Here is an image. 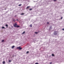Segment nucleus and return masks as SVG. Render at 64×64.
Listing matches in <instances>:
<instances>
[{"instance_id":"1","label":"nucleus","mask_w":64,"mask_h":64,"mask_svg":"<svg viewBox=\"0 0 64 64\" xmlns=\"http://www.w3.org/2000/svg\"><path fill=\"white\" fill-rule=\"evenodd\" d=\"M20 47L21 46H20L18 47L17 48V49H19V50H21V49H22V48Z\"/></svg>"},{"instance_id":"2","label":"nucleus","mask_w":64,"mask_h":64,"mask_svg":"<svg viewBox=\"0 0 64 64\" xmlns=\"http://www.w3.org/2000/svg\"><path fill=\"white\" fill-rule=\"evenodd\" d=\"M57 32L56 31H54V35H57Z\"/></svg>"},{"instance_id":"3","label":"nucleus","mask_w":64,"mask_h":64,"mask_svg":"<svg viewBox=\"0 0 64 64\" xmlns=\"http://www.w3.org/2000/svg\"><path fill=\"white\" fill-rule=\"evenodd\" d=\"M17 25V23H16L14 24V27H16Z\"/></svg>"},{"instance_id":"4","label":"nucleus","mask_w":64,"mask_h":64,"mask_svg":"<svg viewBox=\"0 0 64 64\" xmlns=\"http://www.w3.org/2000/svg\"><path fill=\"white\" fill-rule=\"evenodd\" d=\"M15 46H13L12 47V49H13L14 48H15Z\"/></svg>"},{"instance_id":"5","label":"nucleus","mask_w":64,"mask_h":64,"mask_svg":"<svg viewBox=\"0 0 64 64\" xmlns=\"http://www.w3.org/2000/svg\"><path fill=\"white\" fill-rule=\"evenodd\" d=\"M14 18H12V20L14 21V22H15V21H16V20L14 19Z\"/></svg>"},{"instance_id":"6","label":"nucleus","mask_w":64,"mask_h":64,"mask_svg":"<svg viewBox=\"0 0 64 64\" xmlns=\"http://www.w3.org/2000/svg\"><path fill=\"white\" fill-rule=\"evenodd\" d=\"M30 7V6H28L26 7V9H28V8H29Z\"/></svg>"},{"instance_id":"7","label":"nucleus","mask_w":64,"mask_h":64,"mask_svg":"<svg viewBox=\"0 0 64 64\" xmlns=\"http://www.w3.org/2000/svg\"><path fill=\"white\" fill-rule=\"evenodd\" d=\"M30 27H32V24H31L30 25Z\"/></svg>"},{"instance_id":"8","label":"nucleus","mask_w":64,"mask_h":64,"mask_svg":"<svg viewBox=\"0 0 64 64\" xmlns=\"http://www.w3.org/2000/svg\"><path fill=\"white\" fill-rule=\"evenodd\" d=\"M52 26L50 27V28H49V30H50V29H52Z\"/></svg>"},{"instance_id":"9","label":"nucleus","mask_w":64,"mask_h":64,"mask_svg":"<svg viewBox=\"0 0 64 64\" xmlns=\"http://www.w3.org/2000/svg\"><path fill=\"white\" fill-rule=\"evenodd\" d=\"M25 32L24 31V32L22 33V34H25Z\"/></svg>"},{"instance_id":"10","label":"nucleus","mask_w":64,"mask_h":64,"mask_svg":"<svg viewBox=\"0 0 64 64\" xmlns=\"http://www.w3.org/2000/svg\"><path fill=\"white\" fill-rule=\"evenodd\" d=\"M2 42H4V40H2Z\"/></svg>"},{"instance_id":"11","label":"nucleus","mask_w":64,"mask_h":64,"mask_svg":"<svg viewBox=\"0 0 64 64\" xmlns=\"http://www.w3.org/2000/svg\"><path fill=\"white\" fill-rule=\"evenodd\" d=\"M24 13H22L21 14V15H24Z\"/></svg>"},{"instance_id":"12","label":"nucleus","mask_w":64,"mask_h":64,"mask_svg":"<svg viewBox=\"0 0 64 64\" xmlns=\"http://www.w3.org/2000/svg\"><path fill=\"white\" fill-rule=\"evenodd\" d=\"M5 61L3 62V64H5Z\"/></svg>"},{"instance_id":"13","label":"nucleus","mask_w":64,"mask_h":64,"mask_svg":"<svg viewBox=\"0 0 64 64\" xmlns=\"http://www.w3.org/2000/svg\"><path fill=\"white\" fill-rule=\"evenodd\" d=\"M35 34H38V32H35Z\"/></svg>"},{"instance_id":"14","label":"nucleus","mask_w":64,"mask_h":64,"mask_svg":"<svg viewBox=\"0 0 64 64\" xmlns=\"http://www.w3.org/2000/svg\"><path fill=\"white\" fill-rule=\"evenodd\" d=\"M52 56H54V54H52Z\"/></svg>"},{"instance_id":"15","label":"nucleus","mask_w":64,"mask_h":64,"mask_svg":"<svg viewBox=\"0 0 64 64\" xmlns=\"http://www.w3.org/2000/svg\"><path fill=\"white\" fill-rule=\"evenodd\" d=\"M32 10V8H30L29 10L30 11H31V10Z\"/></svg>"},{"instance_id":"16","label":"nucleus","mask_w":64,"mask_h":64,"mask_svg":"<svg viewBox=\"0 0 64 64\" xmlns=\"http://www.w3.org/2000/svg\"><path fill=\"white\" fill-rule=\"evenodd\" d=\"M16 27H20V26H16Z\"/></svg>"},{"instance_id":"17","label":"nucleus","mask_w":64,"mask_h":64,"mask_svg":"<svg viewBox=\"0 0 64 64\" xmlns=\"http://www.w3.org/2000/svg\"><path fill=\"white\" fill-rule=\"evenodd\" d=\"M21 5H22V4H21L18 5L19 6H21Z\"/></svg>"},{"instance_id":"18","label":"nucleus","mask_w":64,"mask_h":64,"mask_svg":"<svg viewBox=\"0 0 64 64\" xmlns=\"http://www.w3.org/2000/svg\"><path fill=\"white\" fill-rule=\"evenodd\" d=\"M2 29H3L4 28H5V27H4V26H2Z\"/></svg>"},{"instance_id":"19","label":"nucleus","mask_w":64,"mask_h":64,"mask_svg":"<svg viewBox=\"0 0 64 64\" xmlns=\"http://www.w3.org/2000/svg\"><path fill=\"white\" fill-rule=\"evenodd\" d=\"M6 27H8V25L6 24Z\"/></svg>"},{"instance_id":"20","label":"nucleus","mask_w":64,"mask_h":64,"mask_svg":"<svg viewBox=\"0 0 64 64\" xmlns=\"http://www.w3.org/2000/svg\"><path fill=\"white\" fill-rule=\"evenodd\" d=\"M11 62V60H9V62Z\"/></svg>"},{"instance_id":"21","label":"nucleus","mask_w":64,"mask_h":64,"mask_svg":"<svg viewBox=\"0 0 64 64\" xmlns=\"http://www.w3.org/2000/svg\"><path fill=\"white\" fill-rule=\"evenodd\" d=\"M47 24H49V23L48 22H47Z\"/></svg>"},{"instance_id":"22","label":"nucleus","mask_w":64,"mask_h":64,"mask_svg":"<svg viewBox=\"0 0 64 64\" xmlns=\"http://www.w3.org/2000/svg\"><path fill=\"white\" fill-rule=\"evenodd\" d=\"M35 64H38V63L36 62L35 63Z\"/></svg>"},{"instance_id":"23","label":"nucleus","mask_w":64,"mask_h":64,"mask_svg":"<svg viewBox=\"0 0 64 64\" xmlns=\"http://www.w3.org/2000/svg\"><path fill=\"white\" fill-rule=\"evenodd\" d=\"M29 53V52L28 51L26 52V53Z\"/></svg>"},{"instance_id":"24","label":"nucleus","mask_w":64,"mask_h":64,"mask_svg":"<svg viewBox=\"0 0 64 64\" xmlns=\"http://www.w3.org/2000/svg\"><path fill=\"white\" fill-rule=\"evenodd\" d=\"M62 18H63V17H61V19H62Z\"/></svg>"},{"instance_id":"25","label":"nucleus","mask_w":64,"mask_h":64,"mask_svg":"<svg viewBox=\"0 0 64 64\" xmlns=\"http://www.w3.org/2000/svg\"><path fill=\"white\" fill-rule=\"evenodd\" d=\"M62 30H64V28H63L62 29Z\"/></svg>"},{"instance_id":"26","label":"nucleus","mask_w":64,"mask_h":64,"mask_svg":"<svg viewBox=\"0 0 64 64\" xmlns=\"http://www.w3.org/2000/svg\"><path fill=\"white\" fill-rule=\"evenodd\" d=\"M16 21H18V19H17L16 20Z\"/></svg>"},{"instance_id":"27","label":"nucleus","mask_w":64,"mask_h":64,"mask_svg":"<svg viewBox=\"0 0 64 64\" xmlns=\"http://www.w3.org/2000/svg\"><path fill=\"white\" fill-rule=\"evenodd\" d=\"M52 62H50V64H52Z\"/></svg>"},{"instance_id":"28","label":"nucleus","mask_w":64,"mask_h":64,"mask_svg":"<svg viewBox=\"0 0 64 64\" xmlns=\"http://www.w3.org/2000/svg\"><path fill=\"white\" fill-rule=\"evenodd\" d=\"M56 0H54V1H56Z\"/></svg>"},{"instance_id":"29","label":"nucleus","mask_w":64,"mask_h":64,"mask_svg":"<svg viewBox=\"0 0 64 64\" xmlns=\"http://www.w3.org/2000/svg\"><path fill=\"white\" fill-rule=\"evenodd\" d=\"M14 56H13V57Z\"/></svg>"},{"instance_id":"30","label":"nucleus","mask_w":64,"mask_h":64,"mask_svg":"<svg viewBox=\"0 0 64 64\" xmlns=\"http://www.w3.org/2000/svg\"><path fill=\"white\" fill-rule=\"evenodd\" d=\"M6 10V9H5V10Z\"/></svg>"}]
</instances>
